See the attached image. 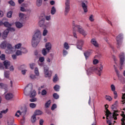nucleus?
<instances>
[{
  "instance_id": "52",
  "label": "nucleus",
  "mask_w": 125,
  "mask_h": 125,
  "mask_svg": "<svg viewBox=\"0 0 125 125\" xmlns=\"http://www.w3.org/2000/svg\"><path fill=\"white\" fill-rule=\"evenodd\" d=\"M113 119H107L106 121L107 124H108V125H112V120Z\"/></svg>"
},
{
  "instance_id": "10",
  "label": "nucleus",
  "mask_w": 125,
  "mask_h": 125,
  "mask_svg": "<svg viewBox=\"0 0 125 125\" xmlns=\"http://www.w3.org/2000/svg\"><path fill=\"white\" fill-rule=\"evenodd\" d=\"M44 73L46 78H49L52 75V72L48 70V67L47 66L44 67Z\"/></svg>"
},
{
  "instance_id": "37",
  "label": "nucleus",
  "mask_w": 125,
  "mask_h": 125,
  "mask_svg": "<svg viewBox=\"0 0 125 125\" xmlns=\"http://www.w3.org/2000/svg\"><path fill=\"white\" fill-rule=\"evenodd\" d=\"M110 88L111 89V90L113 92H116V86H115V85L114 84H111L110 85Z\"/></svg>"
},
{
  "instance_id": "12",
  "label": "nucleus",
  "mask_w": 125,
  "mask_h": 125,
  "mask_svg": "<svg viewBox=\"0 0 125 125\" xmlns=\"http://www.w3.org/2000/svg\"><path fill=\"white\" fill-rule=\"evenodd\" d=\"M123 40V35L120 34L118 35L116 38V41L117 42V47L119 48L122 45V40Z\"/></svg>"
},
{
  "instance_id": "2",
  "label": "nucleus",
  "mask_w": 125,
  "mask_h": 125,
  "mask_svg": "<svg viewBox=\"0 0 125 125\" xmlns=\"http://www.w3.org/2000/svg\"><path fill=\"white\" fill-rule=\"evenodd\" d=\"M72 27L73 31H75V30H76L75 28H77L78 32L81 35H83V36L84 37H85V36L87 35L86 31H84V29H83L82 26L80 25L76 24V22H75L74 21H72Z\"/></svg>"
},
{
  "instance_id": "62",
  "label": "nucleus",
  "mask_w": 125,
  "mask_h": 125,
  "mask_svg": "<svg viewBox=\"0 0 125 125\" xmlns=\"http://www.w3.org/2000/svg\"><path fill=\"white\" fill-rule=\"evenodd\" d=\"M21 125H23L25 124V118H23L21 121Z\"/></svg>"
},
{
  "instance_id": "55",
  "label": "nucleus",
  "mask_w": 125,
  "mask_h": 125,
  "mask_svg": "<svg viewBox=\"0 0 125 125\" xmlns=\"http://www.w3.org/2000/svg\"><path fill=\"white\" fill-rule=\"evenodd\" d=\"M47 94V92L46 91V90H42L41 93L42 95L44 96Z\"/></svg>"
},
{
  "instance_id": "14",
  "label": "nucleus",
  "mask_w": 125,
  "mask_h": 125,
  "mask_svg": "<svg viewBox=\"0 0 125 125\" xmlns=\"http://www.w3.org/2000/svg\"><path fill=\"white\" fill-rule=\"evenodd\" d=\"M91 43L95 47H99V43H98V42H97V41L95 39H92L91 40Z\"/></svg>"
},
{
  "instance_id": "28",
  "label": "nucleus",
  "mask_w": 125,
  "mask_h": 125,
  "mask_svg": "<svg viewBox=\"0 0 125 125\" xmlns=\"http://www.w3.org/2000/svg\"><path fill=\"white\" fill-rule=\"evenodd\" d=\"M9 75H10L9 71H4V78H6V79H9Z\"/></svg>"
},
{
  "instance_id": "45",
  "label": "nucleus",
  "mask_w": 125,
  "mask_h": 125,
  "mask_svg": "<svg viewBox=\"0 0 125 125\" xmlns=\"http://www.w3.org/2000/svg\"><path fill=\"white\" fill-rule=\"evenodd\" d=\"M22 51L17 50L16 52V55H17V56H19V55H22Z\"/></svg>"
},
{
  "instance_id": "33",
  "label": "nucleus",
  "mask_w": 125,
  "mask_h": 125,
  "mask_svg": "<svg viewBox=\"0 0 125 125\" xmlns=\"http://www.w3.org/2000/svg\"><path fill=\"white\" fill-rule=\"evenodd\" d=\"M19 17H20L21 20H23V19H24V18H26V15H25V14H24L23 13H20L19 14Z\"/></svg>"
},
{
  "instance_id": "44",
  "label": "nucleus",
  "mask_w": 125,
  "mask_h": 125,
  "mask_svg": "<svg viewBox=\"0 0 125 125\" xmlns=\"http://www.w3.org/2000/svg\"><path fill=\"white\" fill-rule=\"evenodd\" d=\"M89 20L91 22H93L94 21V16L93 15H91L89 17Z\"/></svg>"
},
{
  "instance_id": "30",
  "label": "nucleus",
  "mask_w": 125,
  "mask_h": 125,
  "mask_svg": "<svg viewBox=\"0 0 125 125\" xmlns=\"http://www.w3.org/2000/svg\"><path fill=\"white\" fill-rule=\"evenodd\" d=\"M63 47L64 48H65V49H66L67 50H68V49L70 48V46H69V43H68V42H65L63 43Z\"/></svg>"
},
{
  "instance_id": "53",
  "label": "nucleus",
  "mask_w": 125,
  "mask_h": 125,
  "mask_svg": "<svg viewBox=\"0 0 125 125\" xmlns=\"http://www.w3.org/2000/svg\"><path fill=\"white\" fill-rule=\"evenodd\" d=\"M9 3L10 5H12V6H15V2H14L13 0H10L9 1Z\"/></svg>"
},
{
  "instance_id": "36",
  "label": "nucleus",
  "mask_w": 125,
  "mask_h": 125,
  "mask_svg": "<svg viewBox=\"0 0 125 125\" xmlns=\"http://www.w3.org/2000/svg\"><path fill=\"white\" fill-rule=\"evenodd\" d=\"M50 104H51V101H48L47 102H46L45 104V108H48V107L50 106Z\"/></svg>"
},
{
  "instance_id": "35",
  "label": "nucleus",
  "mask_w": 125,
  "mask_h": 125,
  "mask_svg": "<svg viewBox=\"0 0 125 125\" xmlns=\"http://www.w3.org/2000/svg\"><path fill=\"white\" fill-rule=\"evenodd\" d=\"M37 95V93L36 92V91L33 90L30 94V97H35Z\"/></svg>"
},
{
  "instance_id": "60",
  "label": "nucleus",
  "mask_w": 125,
  "mask_h": 125,
  "mask_svg": "<svg viewBox=\"0 0 125 125\" xmlns=\"http://www.w3.org/2000/svg\"><path fill=\"white\" fill-rule=\"evenodd\" d=\"M21 52H22V53H26L28 51L27 49L25 48H21Z\"/></svg>"
},
{
  "instance_id": "1",
  "label": "nucleus",
  "mask_w": 125,
  "mask_h": 125,
  "mask_svg": "<svg viewBox=\"0 0 125 125\" xmlns=\"http://www.w3.org/2000/svg\"><path fill=\"white\" fill-rule=\"evenodd\" d=\"M42 39V32L38 30H37L34 35L33 36L32 39V44L33 47H36L40 42H41V39Z\"/></svg>"
},
{
  "instance_id": "48",
  "label": "nucleus",
  "mask_w": 125,
  "mask_h": 125,
  "mask_svg": "<svg viewBox=\"0 0 125 125\" xmlns=\"http://www.w3.org/2000/svg\"><path fill=\"white\" fill-rule=\"evenodd\" d=\"M36 75H35L34 74H31L30 75V78L31 80H36V79H37V77H36Z\"/></svg>"
},
{
  "instance_id": "43",
  "label": "nucleus",
  "mask_w": 125,
  "mask_h": 125,
  "mask_svg": "<svg viewBox=\"0 0 125 125\" xmlns=\"http://www.w3.org/2000/svg\"><path fill=\"white\" fill-rule=\"evenodd\" d=\"M48 33V31L45 28L43 31L42 36H44V37H45V36H46V35H47Z\"/></svg>"
},
{
  "instance_id": "9",
  "label": "nucleus",
  "mask_w": 125,
  "mask_h": 125,
  "mask_svg": "<svg viewBox=\"0 0 125 125\" xmlns=\"http://www.w3.org/2000/svg\"><path fill=\"white\" fill-rule=\"evenodd\" d=\"M32 90V84L28 85L24 89V93L26 96L30 95V91Z\"/></svg>"
},
{
  "instance_id": "23",
  "label": "nucleus",
  "mask_w": 125,
  "mask_h": 125,
  "mask_svg": "<svg viewBox=\"0 0 125 125\" xmlns=\"http://www.w3.org/2000/svg\"><path fill=\"white\" fill-rule=\"evenodd\" d=\"M42 111L40 110H36L33 114H34L35 116H40L41 115H42Z\"/></svg>"
},
{
  "instance_id": "50",
  "label": "nucleus",
  "mask_w": 125,
  "mask_h": 125,
  "mask_svg": "<svg viewBox=\"0 0 125 125\" xmlns=\"http://www.w3.org/2000/svg\"><path fill=\"white\" fill-rule=\"evenodd\" d=\"M53 96L55 99H58L59 98V95L57 93H54Z\"/></svg>"
},
{
  "instance_id": "13",
  "label": "nucleus",
  "mask_w": 125,
  "mask_h": 125,
  "mask_svg": "<svg viewBox=\"0 0 125 125\" xmlns=\"http://www.w3.org/2000/svg\"><path fill=\"white\" fill-rule=\"evenodd\" d=\"M14 124V117L13 116H9L7 119V125H13Z\"/></svg>"
},
{
  "instance_id": "59",
  "label": "nucleus",
  "mask_w": 125,
  "mask_h": 125,
  "mask_svg": "<svg viewBox=\"0 0 125 125\" xmlns=\"http://www.w3.org/2000/svg\"><path fill=\"white\" fill-rule=\"evenodd\" d=\"M118 101H115L114 104L112 105L111 108L115 109V106H116V105H117L118 104Z\"/></svg>"
},
{
  "instance_id": "21",
  "label": "nucleus",
  "mask_w": 125,
  "mask_h": 125,
  "mask_svg": "<svg viewBox=\"0 0 125 125\" xmlns=\"http://www.w3.org/2000/svg\"><path fill=\"white\" fill-rule=\"evenodd\" d=\"M121 116L122 117V119H121V125H125V112L122 111V114H121Z\"/></svg>"
},
{
  "instance_id": "4",
  "label": "nucleus",
  "mask_w": 125,
  "mask_h": 125,
  "mask_svg": "<svg viewBox=\"0 0 125 125\" xmlns=\"http://www.w3.org/2000/svg\"><path fill=\"white\" fill-rule=\"evenodd\" d=\"M103 70V65L102 64L100 65L98 67H92L88 69V72H92L96 71L98 76H101V73Z\"/></svg>"
},
{
  "instance_id": "31",
  "label": "nucleus",
  "mask_w": 125,
  "mask_h": 125,
  "mask_svg": "<svg viewBox=\"0 0 125 125\" xmlns=\"http://www.w3.org/2000/svg\"><path fill=\"white\" fill-rule=\"evenodd\" d=\"M22 115V112H21V111L20 110H18L15 114V116L17 118H19V117H20V116H21Z\"/></svg>"
},
{
  "instance_id": "19",
  "label": "nucleus",
  "mask_w": 125,
  "mask_h": 125,
  "mask_svg": "<svg viewBox=\"0 0 125 125\" xmlns=\"http://www.w3.org/2000/svg\"><path fill=\"white\" fill-rule=\"evenodd\" d=\"M13 97V94L11 93H8L5 96V98L6 100H10V99H12Z\"/></svg>"
},
{
  "instance_id": "32",
  "label": "nucleus",
  "mask_w": 125,
  "mask_h": 125,
  "mask_svg": "<svg viewBox=\"0 0 125 125\" xmlns=\"http://www.w3.org/2000/svg\"><path fill=\"white\" fill-rule=\"evenodd\" d=\"M104 98L106 100L109 102L112 101V100H113V98H112V97H111L109 95H105Z\"/></svg>"
},
{
  "instance_id": "6",
  "label": "nucleus",
  "mask_w": 125,
  "mask_h": 125,
  "mask_svg": "<svg viewBox=\"0 0 125 125\" xmlns=\"http://www.w3.org/2000/svg\"><path fill=\"white\" fill-rule=\"evenodd\" d=\"M88 5V1L87 0H83L81 1V6L84 13H87L88 11V9H87Z\"/></svg>"
},
{
  "instance_id": "7",
  "label": "nucleus",
  "mask_w": 125,
  "mask_h": 125,
  "mask_svg": "<svg viewBox=\"0 0 125 125\" xmlns=\"http://www.w3.org/2000/svg\"><path fill=\"white\" fill-rule=\"evenodd\" d=\"M40 18L41 20L38 22L39 27H41V28H44L45 29L46 27H49V26H50V22H47L44 24V19L42 18L41 17H40Z\"/></svg>"
},
{
  "instance_id": "18",
  "label": "nucleus",
  "mask_w": 125,
  "mask_h": 125,
  "mask_svg": "<svg viewBox=\"0 0 125 125\" xmlns=\"http://www.w3.org/2000/svg\"><path fill=\"white\" fill-rule=\"evenodd\" d=\"M9 33V29H6L3 32L2 34V38L4 40H5L6 38H7V35H8Z\"/></svg>"
},
{
  "instance_id": "54",
  "label": "nucleus",
  "mask_w": 125,
  "mask_h": 125,
  "mask_svg": "<svg viewBox=\"0 0 125 125\" xmlns=\"http://www.w3.org/2000/svg\"><path fill=\"white\" fill-rule=\"evenodd\" d=\"M122 102H123V104H125V93L123 94L122 96Z\"/></svg>"
},
{
  "instance_id": "57",
  "label": "nucleus",
  "mask_w": 125,
  "mask_h": 125,
  "mask_svg": "<svg viewBox=\"0 0 125 125\" xmlns=\"http://www.w3.org/2000/svg\"><path fill=\"white\" fill-rule=\"evenodd\" d=\"M63 52V56H66V55H67V54H68V51H67V50L63 49L62 51Z\"/></svg>"
},
{
  "instance_id": "16",
  "label": "nucleus",
  "mask_w": 125,
  "mask_h": 125,
  "mask_svg": "<svg viewBox=\"0 0 125 125\" xmlns=\"http://www.w3.org/2000/svg\"><path fill=\"white\" fill-rule=\"evenodd\" d=\"M45 47L47 49L48 52H49L50 50H51V48H52V44H51V42H48L46 43Z\"/></svg>"
},
{
  "instance_id": "15",
  "label": "nucleus",
  "mask_w": 125,
  "mask_h": 125,
  "mask_svg": "<svg viewBox=\"0 0 125 125\" xmlns=\"http://www.w3.org/2000/svg\"><path fill=\"white\" fill-rule=\"evenodd\" d=\"M84 43V41L83 40H79L77 42V48H78V49H82Z\"/></svg>"
},
{
  "instance_id": "26",
  "label": "nucleus",
  "mask_w": 125,
  "mask_h": 125,
  "mask_svg": "<svg viewBox=\"0 0 125 125\" xmlns=\"http://www.w3.org/2000/svg\"><path fill=\"white\" fill-rule=\"evenodd\" d=\"M42 0H37L36 1V5L38 7H40V6H42Z\"/></svg>"
},
{
  "instance_id": "41",
  "label": "nucleus",
  "mask_w": 125,
  "mask_h": 125,
  "mask_svg": "<svg viewBox=\"0 0 125 125\" xmlns=\"http://www.w3.org/2000/svg\"><path fill=\"white\" fill-rule=\"evenodd\" d=\"M34 73L36 76H39L40 73L39 72V69L37 67H36L34 70Z\"/></svg>"
},
{
  "instance_id": "20",
  "label": "nucleus",
  "mask_w": 125,
  "mask_h": 125,
  "mask_svg": "<svg viewBox=\"0 0 125 125\" xmlns=\"http://www.w3.org/2000/svg\"><path fill=\"white\" fill-rule=\"evenodd\" d=\"M7 42H6V41H4L2 42V43L0 44V47L2 49H5L7 46Z\"/></svg>"
},
{
  "instance_id": "3",
  "label": "nucleus",
  "mask_w": 125,
  "mask_h": 125,
  "mask_svg": "<svg viewBox=\"0 0 125 125\" xmlns=\"http://www.w3.org/2000/svg\"><path fill=\"white\" fill-rule=\"evenodd\" d=\"M105 108V115L106 116V120H111V119H114V120H117V116H119V114H117L116 112H114L112 114V113L110 112V111L108 110L107 108H108L107 104H105L104 105Z\"/></svg>"
},
{
  "instance_id": "58",
  "label": "nucleus",
  "mask_w": 125,
  "mask_h": 125,
  "mask_svg": "<svg viewBox=\"0 0 125 125\" xmlns=\"http://www.w3.org/2000/svg\"><path fill=\"white\" fill-rule=\"evenodd\" d=\"M38 65L41 67H43L44 66V62H38Z\"/></svg>"
},
{
  "instance_id": "64",
  "label": "nucleus",
  "mask_w": 125,
  "mask_h": 125,
  "mask_svg": "<svg viewBox=\"0 0 125 125\" xmlns=\"http://www.w3.org/2000/svg\"><path fill=\"white\" fill-rule=\"evenodd\" d=\"M35 65L36 64L35 63L30 64V66L31 69H32V70H33V69H34V67H35Z\"/></svg>"
},
{
  "instance_id": "27",
  "label": "nucleus",
  "mask_w": 125,
  "mask_h": 125,
  "mask_svg": "<svg viewBox=\"0 0 125 125\" xmlns=\"http://www.w3.org/2000/svg\"><path fill=\"white\" fill-rule=\"evenodd\" d=\"M55 13H56V8H55V7L53 6L52 7L51 9V14L52 15H54Z\"/></svg>"
},
{
  "instance_id": "46",
  "label": "nucleus",
  "mask_w": 125,
  "mask_h": 125,
  "mask_svg": "<svg viewBox=\"0 0 125 125\" xmlns=\"http://www.w3.org/2000/svg\"><path fill=\"white\" fill-rule=\"evenodd\" d=\"M60 88V87L59 86V85H55V86L54 87V89H55V90L56 91H59V89Z\"/></svg>"
},
{
  "instance_id": "8",
  "label": "nucleus",
  "mask_w": 125,
  "mask_h": 125,
  "mask_svg": "<svg viewBox=\"0 0 125 125\" xmlns=\"http://www.w3.org/2000/svg\"><path fill=\"white\" fill-rule=\"evenodd\" d=\"M120 62V69L123 70L124 69V64L125 62V53H121L119 55Z\"/></svg>"
},
{
  "instance_id": "39",
  "label": "nucleus",
  "mask_w": 125,
  "mask_h": 125,
  "mask_svg": "<svg viewBox=\"0 0 125 125\" xmlns=\"http://www.w3.org/2000/svg\"><path fill=\"white\" fill-rule=\"evenodd\" d=\"M36 106H37V104H36L31 103L29 104V107L32 109H34L36 108Z\"/></svg>"
},
{
  "instance_id": "38",
  "label": "nucleus",
  "mask_w": 125,
  "mask_h": 125,
  "mask_svg": "<svg viewBox=\"0 0 125 125\" xmlns=\"http://www.w3.org/2000/svg\"><path fill=\"white\" fill-rule=\"evenodd\" d=\"M57 81H58V76H57V74H55L53 79V82L54 83H56Z\"/></svg>"
},
{
  "instance_id": "61",
  "label": "nucleus",
  "mask_w": 125,
  "mask_h": 125,
  "mask_svg": "<svg viewBox=\"0 0 125 125\" xmlns=\"http://www.w3.org/2000/svg\"><path fill=\"white\" fill-rule=\"evenodd\" d=\"M8 112V109H6L5 110H3L1 111L2 114H6Z\"/></svg>"
},
{
  "instance_id": "29",
  "label": "nucleus",
  "mask_w": 125,
  "mask_h": 125,
  "mask_svg": "<svg viewBox=\"0 0 125 125\" xmlns=\"http://www.w3.org/2000/svg\"><path fill=\"white\" fill-rule=\"evenodd\" d=\"M3 25H4V26H5V27H6L7 28V29H9V28H10V27H11V26H12V24L9 23L8 22H4Z\"/></svg>"
},
{
  "instance_id": "11",
  "label": "nucleus",
  "mask_w": 125,
  "mask_h": 125,
  "mask_svg": "<svg viewBox=\"0 0 125 125\" xmlns=\"http://www.w3.org/2000/svg\"><path fill=\"white\" fill-rule=\"evenodd\" d=\"M7 50H6V53H11L13 51L14 48L12 46V45L10 43L7 42Z\"/></svg>"
},
{
  "instance_id": "34",
  "label": "nucleus",
  "mask_w": 125,
  "mask_h": 125,
  "mask_svg": "<svg viewBox=\"0 0 125 125\" xmlns=\"http://www.w3.org/2000/svg\"><path fill=\"white\" fill-rule=\"evenodd\" d=\"M84 55L85 57V59H87V58H88V57H89V56L90 55V52L88 51L85 52L84 53Z\"/></svg>"
},
{
  "instance_id": "17",
  "label": "nucleus",
  "mask_w": 125,
  "mask_h": 125,
  "mask_svg": "<svg viewBox=\"0 0 125 125\" xmlns=\"http://www.w3.org/2000/svg\"><path fill=\"white\" fill-rule=\"evenodd\" d=\"M3 65L5 67V69H9V66H10V62L7 60L4 61L3 62Z\"/></svg>"
},
{
  "instance_id": "42",
  "label": "nucleus",
  "mask_w": 125,
  "mask_h": 125,
  "mask_svg": "<svg viewBox=\"0 0 125 125\" xmlns=\"http://www.w3.org/2000/svg\"><path fill=\"white\" fill-rule=\"evenodd\" d=\"M7 17L8 18H11L12 17V11H10L7 13Z\"/></svg>"
},
{
  "instance_id": "5",
  "label": "nucleus",
  "mask_w": 125,
  "mask_h": 125,
  "mask_svg": "<svg viewBox=\"0 0 125 125\" xmlns=\"http://www.w3.org/2000/svg\"><path fill=\"white\" fill-rule=\"evenodd\" d=\"M71 0H65L64 2V15L66 16L70 12L71 9Z\"/></svg>"
},
{
  "instance_id": "63",
  "label": "nucleus",
  "mask_w": 125,
  "mask_h": 125,
  "mask_svg": "<svg viewBox=\"0 0 125 125\" xmlns=\"http://www.w3.org/2000/svg\"><path fill=\"white\" fill-rule=\"evenodd\" d=\"M57 108V106L55 104H53V105L52 106V107H51V110H53L55 109H56Z\"/></svg>"
},
{
  "instance_id": "40",
  "label": "nucleus",
  "mask_w": 125,
  "mask_h": 125,
  "mask_svg": "<svg viewBox=\"0 0 125 125\" xmlns=\"http://www.w3.org/2000/svg\"><path fill=\"white\" fill-rule=\"evenodd\" d=\"M21 46H22V44L18 43L15 45V48L16 49H19V48H21Z\"/></svg>"
},
{
  "instance_id": "25",
  "label": "nucleus",
  "mask_w": 125,
  "mask_h": 125,
  "mask_svg": "<svg viewBox=\"0 0 125 125\" xmlns=\"http://www.w3.org/2000/svg\"><path fill=\"white\" fill-rule=\"evenodd\" d=\"M37 116L33 114L32 116H31V122L32 123V124L35 123V122H37Z\"/></svg>"
},
{
  "instance_id": "56",
  "label": "nucleus",
  "mask_w": 125,
  "mask_h": 125,
  "mask_svg": "<svg viewBox=\"0 0 125 125\" xmlns=\"http://www.w3.org/2000/svg\"><path fill=\"white\" fill-rule=\"evenodd\" d=\"M99 61L97 59H95L93 61V63L94 65H96V64H98Z\"/></svg>"
},
{
  "instance_id": "22",
  "label": "nucleus",
  "mask_w": 125,
  "mask_h": 125,
  "mask_svg": "<svg viewBox=\"0 0 125 125\" xmlns=\"http://www.w3.org/2000/svg\"><path fill=\"white\" fill-rule=\"evenodd\" d=\"M16 27L18 29H21V28L23 27V23H21L19 21H17L16 22Z\"/></svg>"
},
{
  "instance_id": "51",
  "label": "nucleus",
  "mask_w": 125,
  "mask_h": 125,
  "mask_svg": "<svg viewBox=\"0 0 125 125\" xmlns=\"http://www.w3.org/2000/svg\"><path fill=\"white\" fill-rule=\"evenodd\" d=\"M0 59L2 61L5 60V55L2 54L1 56H0Z\"/></svg>"
},
{
  "instance_id": "47",
  "label": "nucleus",
  "mask_w": 125,
  "mask_h": 125,
  "mask_svg": "<svg viewBox=\"0 0 125 125\" xmlns=\"http://www.w3.org/2000/svg\"><path fill=\"white\" fill-rule=\"evenodd\" d=\"M45 18L47 21H50V20H51V16H46Z\"/></svg>"
},
{
  "instance_id": "24",
  "label": "nucleus",
  "mask_w": 125,
  "mask_h": 125,
  "mask_svg": "<svg viewBox=\"0 0 125 125\" xmlns=\"http://www.w3.org/2000/svg\"><path fill=\"white\" fill-rule=\"evenodd\" d=\"M49 52H48V51H47V49H46V48H43L42 49V55H43V56H45L46 55H47V53H49Z\"/></svg>"
},
{
  "instance_id": "49",
  "label": "nucleus",
  "mask_w": 125,
  "mask_h": 125,
  "mask_svg": "<svg viewBox=\"0 0 125 125\" xmlns=\"http://www.w3.org/2000/svg\"><path fill=\"white\" fill-rule=\"evenodd\" d=\"M39 62H44V57H40L39 58Z\"/></svg>"
}]
</instances>
